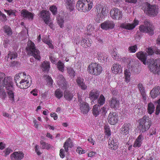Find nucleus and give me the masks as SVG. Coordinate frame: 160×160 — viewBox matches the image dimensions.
Returning a JSON list of instances; mask_svg holds the SVG:
<instances>
[{
	"label": "nucleus",
	"mask_w": 160,
	"mask_h": 160,
	"mask_svg": "<svg viewBox=\"0 0 160 160\" xmlns=\"http://www.w3.org/2000/svg\"><path fill=\"white\" fill-rule=\"evenodd\" d=\"M121 66L117 63L114 64L112 68V72L115 74H117L121 71Z\"/></svg>",
	"instance_id": "30"
},
{
	"label": "nucleus",
	"mask_w": 160,
	"mask_h": 160,
	"mask_svg": "<svg viewBox=\"0 0 160 160\" xmlns=\"http://www.w3.org/2000/svg\"><path fill=\"white\" fill-rule=\"evenodd\" d=\"M104 128L105 132H106L107 135L108 136H110L111 135V133L109 127L108 126L106 125L105 126Z\"/></svg>",
	"instance_id": "56"
},
{
	"label": "nucleus",
	"mask_w": 160,
	"mask_h": 160,
	"mask_svg": "<svg viewBox=\"0 0 160 160\" xmlns=\"http://www.w3.org/2000/svg\"><path fill=\"white\" fill-rule=\"evenodd\" d=\"M56 81L60 87L63 89L66 88L67 85L66 82L62 75H59L56 78Z\"/></svg>",
	"instance_id": "18"
},
{
	"label": "nucleus",
	"mask_w": 160,
	"mask_h": 160,
	"mask_svg": "<svg viewBox=\"0 0 160 160\" xmlns=\"http://www.w3.org/2000/svg\"><path fill=\"white\" fill-rule=\"evenodd\" d=\"M108 119L110 124L115 125L118 121V114L115 112H110L108 116Z\"/></svg>",
	"instance_id": "14"
},
{
	"label": "nucleus",
	"mask_w": 160,
	"mask_h": 160,
	"mask_svg": "<svg viewBox=\"0 0 160 160\" xmlns=\"http://www.w3.org/2000/svg\"><path fill=\"white\" fill-rule=\"evenodd\" d=\"M35 151L37 155H39L41 154V153L39 151V147L38 145H36L35 147Z\"/></svg>",
	"instance_id": "61"
},
{
	"label": "nucleus",
	"mask_w": 160,
	"mask_h": 160,
	"mask_svg": "<svg viewBox=\"0 0 160 160\" xmlns=\"http://www.w3.org/2000/svg\"><path fill=\"white\" fill-rule=\"evenodd\" d=\"M76 151L79 154H84L86 152L85 150H83L82 148L80 147L77 148Z\"/></svg>",
	"instance_id": "55"
},
{
	"label": "nucleus",
	"mask_w": 160,
	"mask_h": 160,
	"mask_svg": "<svg viewBox=\"0 0 160 160\" xmlns=\"http://www.w3.org/2000/svg\"><path fill=\"white\" fill-rule=\"evenodd\" d=\"M149 68L151 72L153 73H158L160 71V59L154 60L153 59L149 60Z\"/></svg>",
	"instance_id": "7"
},
{
	"label": "nucleus",
	"mask_w": 160,
	"mask_h": 160,
	"mask_svg": "<svg viewBox=\"0 0 160 160\" xmlns=\"http://www.w3.org/2000/svg\"><path fill=\"white\" fill-rule=\"evenodd\" d=\"M59 155L61 158H63L65 157V151L64 149L62 148L60 150Z\"/></svg>",
	"instance_id": "59"
},
{
	"label": "nucleus",
	"mask_w": 160,
	"mask_h": 160,
	"mask_svg": "<svg viewBox=\"0 0 160 160\" xmlns=\"http://www.w3.org/2000/svg\"><path fill=\"white\" fill-rule=\"evenodd\" d=\"M102 69L101 66L96 63L90 64L88 67L87 70L91 74L94 75H98L100 74Z\"/></svg>",
	"instance_id": "5"
},
{
	"label": "nucleus",
	"mask_w": 160,
	"mask_h": 160,
	"mask_svg": "<svg viewBox=\"0 0 160 160\" xmlns=\"http://www.w3.org/2000/svg\"><path fill=\"white\" fill-rule=\"evenodd\" d=\"M118 143L115 139L110 138L108 142L109 148L112 150H116L118 148Z\"/></svg>",
	"instance_id": "20"
},
{
	"label": "nucleus",
	"mask_w": 160,
	"mask_h": 160,
	"mask_svg": "<svg viewBox=\"0 0 160 160\" xmlns=\"http://www.w3.org/2000/svg\"><path fill=\"white\" fill-rule=\"evenodd\" d=\"M79 87H80L83 90H85L87 89V86L85 84L84 82L82 83V84L79 85Z\"/></svg>",
	"instance_id": "60"
},
{
	"label": "nucleus",
	"mask_w": 160,
	"mask_h": 160,
	"mask_svg": "<svg viewBox=\"0 0 160 160\" xmlns=\"http://www.w3.org/2000/svg\"><path fill=\"white\" fill-rule=\"evenodd\" d=\"M12 152V150L9 148H8L4 150L3 151L2 155L5 157H6L11 152Z\"/></svg>",
	"instance_id": "46"
},
{
	"label": "nucleus",
	"mask_w": 160,
	"mask_h": 160,
	"mask_svg": "<svg viewBox=\"0 0 160 160\" xmlns=\"http://www.w3.org/2000/svg\"><path fill=\"white\" fill-rule=\"evenodd\" d=\"M139 22L138 20L134 19L133 23H124L122 24L121 25V27L128 30H132L138 24Z\"/></svg>",
	"instance_id": "15"
},
{
	"label": "nucleus",
	"mask_w": 160,
	"mask_h": 160,
	"mask_svg": "<svg viewBox=\"0 0 160 160\" xmlns=\"http://www.w3.org/2000/svg\"><path fill=\"white\" fill-rule=\"evenodd\" d=\"M24 154L21 151L15 152L12 154L10 158L12 160H21L23 158Z\"/></svg>",
	"instance_id": "19"
},
{
	"label": "nucleus",
	"mask_w": 160,
	"mask_h": 160,
	"mask_svg": "<svg viewBox=\"0 0 160 160\" xmlns=\"http://www.w3.org/2000/svg\"><path fill=\"white\" fill-rule=\"evenodd\" d=\"M12 83V79L11 77H5L4 73L0 72V97L2 99H4L7 97L3 88H5Z\"/></svg>",
	"instance_id": "1"
},
{
	"label": "nucleus",
	"mask_w": 160,
	"mask_h": 160,
	"mask_svg": "<svg viewBox=\"0 0 160 160\" xmlns=\"http://www.w3.org/2000/svg\"><path fill=\"white\" fill-rule=\"evenodd\" d=\"M115 26V24L112 21H106L101 24V28L105 30L111 29Z\"/></svg>",
	"instance_id": "17"
},
{
	"label": "nucleus",
	"mask_w": 160,
	"mask_h": 160,
	"mask_svg": "<svg viewBox=\"0 0 160 160\" xmlns=\"http://www.w3.org/2000/svg\"><path fill=\"white\" fill-rule=\"evenodd\" d=\"M55 95L57 98L60 99L63 96L62 92L60 89H58L55 92Z\"/></svg>",
	"instance_id": "44"
},
{
	"label": "nucleus",
	"mask_w": 160,
	"mask_h": 160,
	"mask_svg": "<svg viewBox=\"0 0 160 160\" xmlns=\"http://www.w3.org/2000/svg\"><path fill=\"white\" fill-rule=\"evenodd\" d=\"M138 87L139 91L141 94L145 92V90L143 85L141 83H139L138 84Z\"/></svg>",
	"instance_id": "53"
},
{
	"label": "nucleus",
	"mask_w": 160,
	"mask_h": 160,
	"mask_svg": "<svg viewBox=\"0 0 160 160\" xmlns=\"http://www.w3.org/2000/svg\"><path fill=\"white\" fill-rule=\"evenodd\" d=\"M155 111V107L152 102L149 103L148 106V112L150 114H152Z\"/></svg>",
	"instance_id": "38"
},
{
	"label": "nucleus",
	"mask_w": 160,
	"mask_h": 160,
	"mask_svg": "<svg viewBox=\"0 0 160 160\" xmlns=\"http://www.w3.org/2000/svg\"><path fill=\"white\" fill-rule=\"evenodd\" d=\"M67 9L70 11H73L74 8V0H65Z\"/></svg>",
	"instance_id": "27"
},
{
	"label": "nucleus",
	"mask_w": 160,
	"mask_h": 160,
	"mask_svg": "<svg viewBox=\"0 0 160 160\" xmlns=\"http://www.w3.org/2000/svg\"><path fill=\"white\" fill-rule=\"evenodd\" d=\"M147 52L149 55H152L153 54L154 51L151 48H149Z\"/></svg>",
	"instance_id": "64"
},
{
	"label": "nucleus",
	"mask_w": 160,
	"mask_h": 160,
	"mask_svg": "<svg viewBox=\"0 0 160 160\" xmlns=\"http://www.w3.org/2000/svg\"><path fill=\"white\" fill-rule=\"evenodd\" d=\"M43 42L48 45L50 48H53V46L52 43V41L49 39H47L46 40H43Z\"/></svg>",
	"instance_id": "50"
},
{
	"label": "nucleus",
	"mask_w": 160,
	"mask_h": 160,
	"mask_svg": "<svg viewBox=\"0 0 160 160\" xmlns=\"http://www.w3.org/2000/svg\"><path fill=\"white\" fill-rule=\"evenodd\" d=\"M26 74L25 72H21L18 73V74H16L14 78V81L15 83L17 84V82L19 81L21 79V80L22 78H24Z\"/></svg>",
	"instance_id": "35"
},
{
	"label": "nucleus",
	"mask_w": 160,
	"mask_h": 160,
	"mask_svg": "<svg viewBox=\"0 0 160 160\" xmlns=\"http://www.w3.org/2000/svg\"><path fill=\"white\" fill-rule=\"evenodd\" d=\"M34 14L28 11L26 9H23L21 11V15L24 18L32 20L33 19Z\"/></svg>",
	"instance_id": "21"
},
{
	"label": "nucleus",
	"mask_w": 160,
	"mask_h": 160,
	"mask_svg": "<svg viewBox=\"0 0 160 160\" xmlns=\"http://www.w3.org/2000/svg\"><path fill=\"white\" fill-rule=\"evenodd\" d=\"M40 143L41 145V148L42 149H48L50 147V146L49 144L44 142L42 141H41Z\"/></svg>",
	"instance_id": "47"
},
{
	"label": "nucleus",
	"mask_w": 160,
	"mask_h": 160,
	"mask_svg": "<svg viewBox=\"0 0 160 160\" xmlns=\"http://www.w3.org/2000/svg\"><path fill=\"white\" fill-rule=\"evenodd\" d=\"M64 96L66 100L68 101H70L72 100L73 95L69 91L67 90L64 92Z\"/></svg>",
	"instance_id": "36"
},
{
	"label": "nucleus",
	"mask_w": 160,
	"mask_h": 160,
	"mask_svg": "<svg viewBox=\"0 0 160 160\" xmlns=\"http://www.w3.org/2000/svg\"><path fill=\"white\" fill-rule=\"evenodd\" d=\"M112 58L116 60L119 59L121 58L120 55L118 54L116 49L115 50L113 49V50L112 51Z\"/></svg>",
	"instance_id": "39"
},
{
	"label": "nucleus",
	"mask_w": 160,
	"mask_h": 160,
	"mask_svg": "<svg viewBox=\"0 0 160 160\" xmlns=\"http://www.w3.org/2000/svg\"><path fill=\"white\" fill-rule=\"evenodd\" d=\"M107 106H104L102 107L100 109L101 111V113L105 114L107 112L106 111Z\"/></svg>",
	"instance_id": "62"
},
{
	"label": "nucleus",
	"mask_w": 160,
	"mask_h": 160,
	"mask_svg": "<svg viewBox=\"0 0 160 160\" xmlns=\"http://www.w3.org/2000/svg\"><path fill=\"white\" fill-rule=\"evenodd\" d=\"M139 129L141 131L144 132L149 128L151 122L148 117L144 116L139 120Z\"/></svg>",
	"instance_id": "4"
},
{
	"label": "nucleus",
	"mask_w": 160,
	"mask_h": 160,
	"mask_svg": "<svg viewBox=\"0 0 160 160\" xmlns=\"http://www.w3.org/2000/svg\"><path fill=\"white\" fill-rule=\"evenodd\" d=\"M81 45L83 48H86L91 46V43L88 39L86 38L82 40Z\"/></svg>",
	"instance_id": "34"
},
{
	"label": "nucleus",
	"mask_w": 160,
	"mask_h": 160,
	"mask_svg": "<svg viewBox=\"0 0 160 160\" xmlns=\"http://www.w3.org/2000/svg\"><path fill=\"white\" fill-rule=\"evenodd\" d=\"M7 90V93L9 98V100L11 103L14 104L16 100L14 93L13 92L14 88L13 87V83L8 86L5 88Z\"/></svg>",
	"instance_id": "11"
},
{
	"label": "nucleus",
	"mask_w": 160,
	"mask_h": 160,
	"mask_svg": "<svg viewBox=\"0 0 160 160\" xmlns=\"http://www.w3.org/2000/svg\"><path fill=\"white\" fill-rule=\"evenodd\" d=\"M88 140L92 145H94L95 141L93 140V138H92V135H91L89 137L88 139Z\"/></svg>",
	"instance_id": "57"
},
{
	"label": "nucleus",
	"mask_w": 160,
	"mask_h": 160,
	"mask_svg": "<svg viewBox=\"0 0 160 160\" xmlns=\"http://www.w3.org/2000/svg\"><path fill=\"white\" fill-rule=\"evenodd\" d=\"M28 54L33 56L36 59L39 60L41 59L40 52L35 46V44L31 41H28L26 47Z\"/></svg>",
	"instance_id": "3"
},
{
	"label": "nucleus",
	"mask_w": 160,
	"mask_h": 160,
	"mask_svg": "<svg viewBox=\"0 0 160 160\" xmlns=\"http://www.w3.org/2000/svg\"><path fill=\"white\" fill-rule=\"evenodd\" d=\"M83 81L84 79L80 77H78L76 80V82L78 86L83 83Z\"/></svg>",
	"instance_id": "54"
},
{
	"label": "nucleus",
	"mask_w": 160,
	"mask_h": 160,
	"mask_svg": "<svg viewBox=\"0 0 160 160\" xmlns=\"http://www.w3.org/2000/svg\"><path fill=\"white\" fill-rule=\"evenodd\" d=\"M38 15L45 24H48L49 23L50 19V13L49 11L43 10L40 12Z\"/></svg>",
	"instance_id": "13"
},
{
	"label": "nucleus",
	"mask_w": 160,
	"mask_h": 160,
	"mask_svg": "<svg viewBox=\"0 0 160 160\" xmlns=\"http://www.w3.org/2000/svg\"><path fill=\"white\" fill-rule=\"evenodd\" d=\"M72 144L71 139L69 138L64 143L63 148L65 152H67L68 151V148H72Z\"/></svg>",
	"instance_id": "29"
},
{
	"label": "nucleus",
	"mask_w": 160,
	"mask_h": 160,
	"mask_svg": "<svg viewBox=\"0 0 160 160\" xmlns=\"http://www.w3.org/2000/svg\"><path fill=\"white\" fill-rule=\"evenodd\" d=\"M4 10L9 16H10V15H13L14 16H16L15 13L16 12V11L15 10H5V9H4Z\"/></svg>",
	"instance_id": "52"
},
{
	"label": "nucleus",
	"mask_w": 160,
	"mask_h": 160,
	"mask_svg": "<svg viewBox=\"0 0 160 160\" xmlns=\"http://www.w3.org/2000/svg\"><path fill=\"white\" fill-rule=\"evenodd\" d=\"M144 11L148 15L154 17L158 14V9L157 6L147 3L144 9Z\"/></svg>",
	"instance_id": "9"
},
{
	"label": "nucleus",
	"mask_w": 160,
	"mask_h": 160,
	"mask_svg": "<svg viewBox=\"0 0 160 160\" xmlns=\"http://www.w3.org/2000/svg\"><path fill=\"white\" fill-rule=\"evenodd\" d=\"M144 25H141L139 27V30L142 32L148 33L150 35L154 34V27L149 20H146L144 22Z\"/></svg>",
	"instance_id": "6"
},
{
	"label": "nucleus",
	"mask_w": 160,
	"mask_h": 160,
	"mask_svg": "<svg viewBox=\"0 0 160 160\" xmlns=\"http://www.w3.org/2000/svg\"><path fill=\"white\" fill-rule=\"evenodd\" d=\"M47 81L48 84L50 85V86H51L53 83L52 79L51 77L48 76H47Z\"/></svg>",
	"instance_id": "58"
},
{
	"label": "nucleus",
	"mask_w": 160,
	"mask_h": 160,
	"mask_svg": "<svg viewBox=\"0 0 160 160\" xmlns=\"http://www.w3.org/2000/svg\"><path fill=\"white\" fill-rule=\"evenodd\" d=\"M131 127V125L129 123L124 124L121 128V133L123 135L128 134Z\"/></svg>",
	"instance_id": "24"
},
{
	"label": "nucleus",
	"mask_w": 160,
	"mask_h": 160,
	"mask_svg": "<svg viewBox=\"0 0 160 160\" xmlns=\"http://www.w3.org/2000/svg\"><path fill=\"white\" fill-rule=\"evenodd\" d=\"M110 13L111 17L113 19H121L122 16V12L116 8L112 9L110 11Z\"/></svg>",
	"instance_id": "12"
},
{
	"label": "nucleus",
	"mask_w": 160,
	"mask_h": 160,
	"mask_svg": "<svg viewBox=\"0 0 160 160\" xmlns=\"http://www.w3.org/2000/svg\"><path fill=\"white\" fill-rule=\"evenodd\" d=\"M64 64L61 61H59L57 63V67L58 70L63 72L64 71Z\"/></svg>",
	"instance_id": "45"
},
{
	"label": "nucleus",
	"mask_w": 160,
	"mask_h": 160,
	"mask_svg": "<svg viewBox=\"0 0 160 160\" xmlns=\"http://www.w3.org/2000/svg\"><path fill=\"white\" fill-rule=\"evenodd\" d=\"M92 5V0H78L76 5V8L78 11L86 12L91 9Z\"/></svg>",
	"instance_id": "2"
},
{
	"label": "nucleus",
	"mask_w": 160,
	"mask_h": 160,
	"mask_svg": "<svg viewBox=\"0 0 160 160\" xmlns=\"http://www.w3.org/2000/svg\"><path fill=\"white\" fill-rule=\"evenodd\" d=\"M57 22L61 28H62L63 27V23L64 22V19L63 17L60 16L57 18Z\"/></svg>",
	"instance_id": "43"
},
{
	"label": "nucleus",
	"mask_w": 160,
	"mask_h": 160,
	"mask_svg": "<svg viewBox=\"0 0 160 160\" xmlns=\"http://www.w3.org/2000/svg\"><path fill=\"white\" fill-rule=\"evenodd\" d=\"M29 81H31L30 76H25L22 79L19 83H17L18 87L21 89H26L30 86Z\"/></svg>",
	"instance_id": "10"
},
{
	"label": "nucleus",
	"mask_w": 160,
	"mask_h": 160,
	"mask_svg": "<svg viewBox=\"0 0 160 160\" xmlns=\"http://www.w3.org/2000/svg\"><path fill=\"white\" fill-rule=\"evenodd\" d=\"M110 106L112 108L114 109L118 108L119 105V102L118 100L116 98H112L110 100Z\"/></svg>",
	"instance_id": "26"
},
{
	"label": "nucleus",
	"mask_w": 160,
	"mask_h": 160,
	"mask_svg": "<svg viewBox=\"0 0 160 160\" xmlns=\"http://www.w3.org/2000/svg\"><path fill=\"white\" fill-rule=\"evenodd\" d=\"M125 81L128 82L130 80L131 73L129 70L126 69L124 71Z\"/></svg>",
	"instance_id": "37"
},
{
	"label": "nucleus",
	"mask_w": 160,
	"mask_h": 160,
	"mask_svg": "<svg viewBox=\"0 0 160 160\" xmlns=\"http://www.w3.org/2000/svg\"><path fill=\"white\" fill-rule=\"evenodd\" d=\"M128 48L129 51L132 53L135 52L138 49L137 45L130 46Z\"/></svg>",
	"instance_id": "48"
},
{
	"label": "nucleus",
	"mask_w": 160,
	"mask_h": 160,
	"mask_svg": "<svg viewBox=\"0 0 160 160\" xmlns=\"http://www.w3.org/2000/svg\"><path fill=\"white\" fill-rule=\"evenodd\" d=\"M17 56V54L16 52H9L7 56L6 57L5 59L7 61L11 62L12 59L15 58Z\"/></svg>",
	"instance_id": "32"
},
{
	"label": "nucleus",
	"mask_w": 160,
	"mask_h": 160,
	"mask_svg": "<svg viewBox=\"0 0 160 160\" xmlns=\"http://www.w3.org/2000/svg\"><path fill=\"white\" fill-rule=\"evenodd\" d=\"M148 55L145 52H140L137 53V57L145 65L146 64V60L147 59Z\"/></svg>",
	"instance_id": "22"
},
{
	"label": "nucleus",
	"mask_w": 160,
	"mask_h": 160,
	"mask_svg": "<svg viewBox=\"0 0 160 160\" xmlns=\"http://www.w3.org/2000/svg\"><path fill=\"white\" fill-rule=\"evenodd\" d=\"M96 9L98 14L96 17V21L98 22L102 21L104 16L107 15L106 8L103 5L98 4L96 6Z\"/></svg>",
	"instance_id": "8"
},
{
	"label": "nucleus",
	"mask_w": 160,
	"mask_h": 160,
	"mask_svg": "<svg viewBox=\"0 0 160 160\" xmlns=\"http://www.w3.org/2000/svg\"><path fill=\"white\" fill-rule=\"evenodd\" d=\"M87 29L88 32L91 33H93L94 31V28L91 24H89L88 26Z\"/></svg>",
	"instance_id": "51"
},
{
	"label": "nucleus",
	"mask_w": 160,
	"mask_h": 160,
	"mask_svg": "<svg viewBox=\"0 0 160 160\" xmlns=\"http://www.w3.org/2000/svg\"><path fill=\"white\" fill-rule=\"evenodd\" d=\"M78 98V101L80 102L79 106L81 112L83 114L87 113L89 111L88 104L86 102H82V103L81 100L79 97Z\"/></svg>",
	"instance_id": "16"
},
{
	"label": "nucleus",
	"mask_w": 160,
	"mask_h": 160,
	"mask_svg": "<svg viewBox=\"0 0 160 160\" xmlns=\"http://www.w3.org/2000/svg\"><path fill=\"white\" fill-rule=\"evenodd\" d=\"M99 95V92L95 90H92L89 93V98L91 99L96 100Z\"/></svg>",
	"instance_id": "28"
},
{
	"label": "nucleus",
	"mask_w": 160,
	"mask_h": 160,
	"mask_svg": "<svg viewBox=\"0 0 160 160\" xmlns=\"http://www.w3.org/2000/svg\"><path fill=\"white\" fill-rule=\"evenodd\" d=\"M144 139L143 136L141 134L135 140L133 147L134 148H139L141 146L142 141Z\"/></svg>",
	"instance_id": "23"
},
{
	"label": "nucleus",
	"mask_w": 160,
	"mask_h": 160,
	"mask_svg": "<svg viewBox=\"0 0 160 160\" xmlns=\"http://www.w3.org/2000/svg\"><path fill=\"white\" fill-rule=\"evenodd\" d=\"M92 114L95 117L98 116L101 113V111L99 105L96 104L94 105L92 108Z\"/></svg>",
	"instance_id": "31"
},
{
	"label": "nucleus",
	"mask_w": 160,
	"mask_h": 160,
	"mask_svg": "<svg viewBox=\"0 0 160 160\" xmlns=\"http://www.w3.org/2000/svg\"><path fill=\"white\" fill-rule=\"evenodd\" d=\"M160 93V87H154L150 92L151 97L154 98H156Z\"/></svg>",
	"instance_id": "25"
},
{
	"label": "nucleus",
	"mask_w": 160,
	"mask_h": 160,
	"mask_svg": "<svg viewBox=\"0 0 160 160\" xmlns=\"http://www.w3.org/2000/svg\"><path fill=\"white\" fill-rule=\"evenodd\" d=\"M57 8L55 6H52L49 8L50 10L52 12L53 15H56L57 13Z\"/></svg>",
	"instance_id": "49"
},
{
	"label": "nucleus",
	"mask_w": 160,
	"mask_h": 160,
	"mask_svg": "<svg viewBox=\"0 0 160 160\" xmlns=\"http://www.w3.org/2000/svg\"><path fill=\"white\" fill-rule=\"evenodd\" d=\"M33 122L34 123V127L37 129H38V127L39 125H40V123H38L36 119H34L33 120Z\"/></svg>",
	"instance_id": "63"
},
{
	"label": "nucleus",
	"mask_w": 160,
	"mask_h": 160,
	"mask_svg": "<svg viewBox=\"0 0 160 160\" xmlns=\"http://www.w3.org/2000/svg\"><path fill=\"white\" fill-rule=\"evenodd\" d=\"M41 67L43 71H48L50 67V63L48 62L45 61L42 62Z\"/></svg>",
	"instance_id": "33"
},
{
	"label": "nucleus",
	"mask_w": 160,
	"mask_h": 160,
	"mask_svg": "<svg viewBox=\"0 0 160 160\" xmlns=\"http://www.w3.org/2000/svg\"><path fill=\"white\" fill-rule=\"evenodd\" d=\"M4 32L7 35L9 36L11 35L12 34V31L10 27L8 26H5L3 28Z\"/></svg>",
	"instance_id": "40"
},
{
	"label": "nucleus",
	"mask_w": 160,
	"mask_h": 160,
	"mask_svg": "<svg viewBox=\"0 0 160 160\" xmlns=\"http://www.w3.org/2000/svg\"><path fill=\"white\" fill-rule=\"evenodd\" d=\"M105 102V98L101 94L100 95L99 98L98 100V105L101 106L103 105Z\"/></svg>",
	"instance_id": "41"
},
{
	"label": "nucleus",
	"mask_w": 160,
	"mask_h": 160,
	"mask_svg": "<svg viewBox=\"0 0 160 160\" xmlns=\"http://www.w3.org/2000/svg\"><path fill=\"white\" fill-rule=\"evenodd\" d=\"M67 72L71 78L74 77L75 75V73L73 69L71 67L67 68Z\"/></svg>",
	"instance_id": "42"
}]
</instances>
